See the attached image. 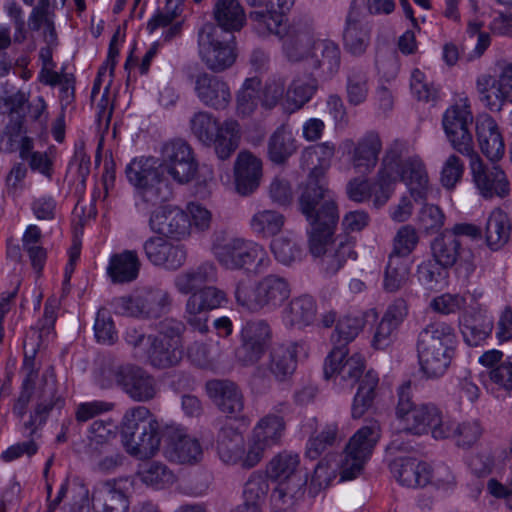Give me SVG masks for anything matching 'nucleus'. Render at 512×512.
<instances>
[{"instance_id":"f257e3e1","label":"nucleus","mask_w":512,"mask_h":512,"mask_svg":"<svg viewBox=\"0 0 512 512\" xmlns=\"http://www.w3.org/2000/svg\"><path fill=\"white\" fill-rule=\"evenodd\" d=\"M403 182L414 201L426 198L429 177L422 159L414 154L405 142L395 141L386 150L378 172L377 181L356 178L348 184L349 197L357 202L371 200L374 205L385 204Z\"/></svg>"},{"instance_id":"f03ea898","label":"nucleus","mask_w":512,"mask_h":512,"mask_svg":"<svg viewBox=\"0 0 512 512\" xmlns=\"http://www.w3.org/2000/svg\"><path fill=\"white\" fill-rule=\"evenodd\" d=\"M334 152L332 143L323 142L302 153V166L309 170V176L300 197V209L307 221L317 224H335L338 221L337 208L325 180Z\"/></svg>"},{"instance_id":"7ed1b4c3","label":"nucleus","mask_w":512,"mask_h":512,"mask_svg":"<svg viewBox=\"0 0 512 512\" xmlns=\"http://www.w3.org/2000/svg\"><path fill=\"white\" fill-rule=\"evenodd\" d=\"M260 80L257 77L247 79L237 97V114L242 117L250 116L257 108L258 101L266 109L277 104L289 113L302 108L312 98L316 87L311 78H295L286 87L280 76L270 78L260 94Z\"/></svg>"},{"instance_id":"20e7f679","label":"nucleus","mask_w":512,"mask_h":512,"mask_svg":"<svg viewBox=\"0 0 512 512\" xmlns=\"http://www.w3.org/2000/svg\"><path fill=\"white\" fill-rule=\"evenodd\" d=\"M457 337L446 322L429 324L419 335L417 344L420 371L428 379L445 374L455 353Z\"/></svg>"},{"instance_id":"39448f33","label":"nucleus","mask_w":512,"mask_h":512,"mask_svg":"<svg viewBox=\"0 0 512 512\" xmlns=\"http://www.w3.org/2000/svg\"><path fill=\"white\" fill-rule=\"evenodd\" d=\"M410 383H404L398 389V403L395 417L399 429L405 433L442 440L447 426L442 410L432 403H414L410 397Z\"/></svg>"},{"instance_id":"423d86ee","label":"nucleus","mask_w":512,"mask_h":512,"mask_svg":"<svg viewBox=\"0 0 512 512\" xmlns=\"http://www.w3.org/2000/svg\"><path fill=\"white\" fill-rule=\"evenodd\" d=\"M161 161L153 157H140L130 161L125 173L134 188L137 213H146L149 202L166 201L171 196V187L163 177Z\"/></svg>"},{"instance_id":"0eeeda50","label":"nucleus","mask_w":512,"mask_h":512,"mask_svg":"<svg viewBox=\"0 0 512 512\" xmlns=\"http://www.w3.org/2000/svg\"><path fill=\"white\" fill-rule=\"evenodd\" d=\"M211 251L218 263L228 270L262 269L269 263L266 250L252 240L228 237L224 230L209 232Z\"/></svg>"},{"instance_id":"6e6552de","label":"nucleus","mask_w":512,"mask_h":512,"mask_svg":"<svg viewBox=\"0 0 512 512\" xmlns=\"http://www.w3.org/2000/svg\"><path fill=\"white\" fill-rule=\"evenodd\" d=\"M284 53L291 62L304 61L311 69L333 74L340 64V51L335 42L320 33L301 35L295 43H286Z\"/></svg>"},{"instance_id":"1a4fd4ad","label":"nucleus","mask_w":512,"mask_h":512,"mask_svg":"<svg viewBox=\"0 0 512 512\" xmlns=\"http://www.w3.org/2000/svg\"><path fill=\"white\" fill-rule=\"evenodd\" d=\"M290 293L286 279L268 275L254 284L239 282L235 289V300L248 311L271 312L280 307L290 297Z\"/></svg>"},{"instance_id":"9d476101","label":"nucleus","mask_w":512,"mask_h":512,"mask_svg":"<svg viewBox=\"0 0 512 512\" xmlns=\"http://www.w3.org/2000/svg\"><path fill=\"white\" fill-rule=\"evenodd\" d=\"M336 226H311L308 234L309 252L320 259V265L327 274H335L352 256L346 236L336 233Z\"/></svg>"},{"instance_id":"9b49d317","label":"nucleus","mask_w":512,"mask_h":512,"mask_svg":"<svg viewBox=\"0 0 512 512\" xmlns=\"http://www.w3.org/2000/svg\"><path fill=\"white\" fill-rule=\"evenodd\" d=\"M478 228V226H455V230L445 229L440 232L431 244L437 263L443 267L456 265V272L460 277H469L475 270L473 254L469 250L460 249L457 234L476 238L479 233Z\"/></svg>"},{"instance_id":"f8f14e48","label":"nucleus","mask_w":512,"mask_h":512,"mask_svg":"<svg viewBox=\"0 0 512 512\" xmlns=\"http://www.w3.org/2000/svg\"><path fill=\"white\" fill-rule=\"evenodd\" d=\"M192 134L202 143L214 144L219 158H228L238 146L240 128L236 121L227 120L218 126L216 119L208 112H197L190 121Z\"/></svg>"},{"instance_id":"ddd939ff","label":"nucleus","mask_w":512,"mask_h":512,"mask_svg":"<svg viewBox=\"0 0 512 512\" xmlns=\"http://www.w3.org/2000/svg\"><path fill=\"white\" fill-rule=\"evenodd\" d=\"M198 54L209 69L223 71L236 60L234 38L215 24L206 23L198 32Z\"/></svg>"},{"instance_id":"4468645a","label":"nucleus","mask_w":512,"mask_h":512,"mask_svg":"<svg viewBox=\"0 0 512 512\" xmlns=\"http://www.w3.org/2000/svg\"><path fill=\"white\" fill-rule=\"evenodd\" d=\"M161 235L150 238L144 245L148 259L155 265L167 269L179 268L186 259V252L180 245H174L171 241H180L188 238L191 226H164L160 229Z\"/></svg>"},{"instance_id":"2eb2a0df","label":"nucleus","mask_w":512,"mask_h":512,"mask_svg":"<svg viewBox=\"0 0 512 512\" xmlns=\"http://www.w3.org/2000/svg\"><path fill=\"white\" fill-rule=\"evenodd\" d=\"M184 331L182 322L165 319L161 322L159 334L153 337L145 359L156 368H169L177 365L183 357L181 335Z\"/></svg>"},{"instance_id":"dca6fc26","label":"nucleus","mask_w":512,"mask_h":512,"mask_svg":"<svg viewBox=\"0 0 512 512\" xmlns=\"http://www.w3.org/2000/svg\"><path fill=\"white\" fill-rule=\"evenodd\" d=\"M228 301L226 292L217 286L199 288L185 302L184 320L192 330L204 335L209 332V312L226 306Z\"/></svg>"},{"instance_id":"f3484780","label":"nucleus","mask_w":512,"mask_h":512,"mask_svg":"<svg viewBox=\"0 0 512 512\" xmlns=\"http://www.w3.org/2000/svg\"><path fill=\"white\" fill-rule=\"evenodd\" d=\"M473 115L466 98H461L447 108L443 115L442 126L451 146L459 153L471 157L475 153L470 125Z\"/></svg>"},{"instance_id":"a211bd4d","label":"nucleus","mask_w":512,"mask_h":512,"mask_svg":"<svg viewBox=\"0 0 512 512\" xmlns=\"http://www.w3.org/2000/svg\"><path fill=\"white\" fill-rule=\"evenodd\" d=\"M365 369L364 356L349 354L344 346L334 347L325 360L324 375L339 391L351 390Z\"/></svg>"},{"instance_id":"6ab92c4d","label":"nucleus","mask_w":512,"mask_h":512,"mask_svg":"<svg viewBox=\"0 0 512 512\" xmlns=\"http://www.w3.org/2000/svg\"><path fill=\"white\" fill-rule=\"evenodd\" d=\"M108 378L103 387H110L116 384L134 401L146 402L153 399L157 393L156 382L142 368L126 364L113 367L105 372Z\"/></svg>"},{"instance_id":"aec40b11","label":"nucleus","mask_w":512,"mask_h":512,"mask_svg":"<svg viewBox=\"0 0 512 512\" xmlns=\"http://www.w3.org/2000/svg\"><path fill=\"white\" fill-rule=\"evenodd\" d=\"M498 68V74L482 73L476 79L479 99L492 111H499L504 104L512 103V62L503 61Z\"/></svg>"},{"instance_id":"412c9836","label":"nucleus","mask_w":512,"mask_h":512,"mask_svg":"<svg viewBox=\"0 0 512 512\" xmlns=\"http://www.w3.org/2000/svg\"><path fill=\"white\" fill-rule=\"evenodd\" d=\"M162 454L170 462L195 464L203 457V449L197 438L188 434L181 425H164Z\"/></svg>"},{"instance_id":"4be33fe9","label":"nucleus","mask_w":512,"mask_h":512,"mask_svg":"<svg viewBox=\"0 0 512 512\" xmlns=\"http://www.w3.org/2000/svg\"><path fill=\"white\" fill-rule=\"evenodd\" d=\"M254 447L248 439L246 445L242 433L231 426L223 427L218 435L217 451L220 459L226 464L240 465L243 468H253L260 459H254L251 453Z\"/></svg>"},{"instance_id":"5701e85b","label":"nucleus","mask_w":512,"mask_h":512,"mask_svg":"<svg viewBox=\"0 0 512 512\" xmlns=\"http://www.w3.org/2000/svg\"><path fill=\"white\" fill-rule=\"evenodd\" d=\"M163 177H170L177 183H187L196 174L197 164L191 148L182 141L167 144L163 150Z\"/></svg>"},{"instance_id":"b1692460","label":"nucleus","mask_w":512,"mask_h":512,"mask_svg":"<svg viewBox=\"0 0 512 512\" xmlns=\"http://www.w3.org/2000/svg\"><path fill=\"white\" fill-rule=\"evenodd\" d=\"M286 432L284 417L278 413L270 412L261 417L254 425L249 439L254 447V459H263L267 450L279 446Z\"/></svg>"},{"instance_id":"393cba45","label":"nucleus","mask_w":512,"mask_h":512,"mask_svg":"<svg viewBox=\"0 0 512 512\" xmlns=\"http://www.w3.org/2000/svg\"><path fill=\"white\" fill-rule=\"evenodd\" d=\"M490 17L488 6L479 0H465L461 8V21L457 24H466V35L468 37L477 36L476 44L473 48V55L481 57L491 44V36L483 31V28Z\"/></svg>"},{"instance_id":"a878e982","label":"nucleus","mask_w":512,"mask_h":512,"mask_svg":"<svg viewBox=\"0 0 512 512\" xmlns=\"http://www.w3.org/2000/svg\"><path fill=\"white\" fill-rule=\"evenodd\" d=\"M272 332L264 320L247 322L241 330L242 345L237 351V359L243 365H253L259 361L271 341Z\"/></svg>"},{"instance_id":"bb28decb","label":"nucleus","mask_w":512,"mask_h":512,"mask_svg":"<svg viewBox=\"0 0 512 512\" xmlns=\"http://www.w3.org/2000/svg\"><path fill=\"white\" fill-rule=\"evenodd\" d=\"M469 158L473 181L481 196L502 198L509 194L510 185L503 170L498 166L485 167L478 153Z\"/></svg>"},{"instance_id":"cd10ccee","label":"nucleus","mask_w":512,"mask_h":512,"mask_svg":"<svg viewBox=\"0 0 512 512\" xmlns=\"http://www.w3.org/2000/svg\"><path fill=\"white\" fill-rule=\"evenodd\" d=\"M245 1L249 6L260 9L252 14V19L261 33L282 36L286 30L284 13L292 7L294 0H277L276 4L273 0Z\"/></svg>"},{"instance_id":"c85d7f7f","label":"nucleus","mask_w":512,"mask_h":512,"mask_svg":"<svg viewBox=\"0 0 512 512\" xmlns=\"http://www.w3.org/2000/svg\"><path fill=\"white\" fill-rule=\"evenodd\" d=\"M132 487L129 478L106 481L98 484L93 491L92 502L95 512H128L127 492Z\"/></svg>"},{"instance_id":"c756f323","label":"nucleus","mask_w":512,"mask_h":512,"mask_svg":"<svg viewBox=\"0 0 512 512\" xmlns=\"http://www.w3.org/2000/svg\"><path fill=\"white\" fill-rule=\"evenodd\" d=\"M475 136L482 154L490 161L500 160L506 151L503 132L496 120L481 114L475 120Z\"/></svg>"},{"instance_id":"7c9ffc66","label":"nucleus","mask_w":512,"mask_h":512,"mask_svg":"<svg viewBox=\"0 0 512 512\" xmlns=\"http://www.w3.org/2000/svg\"><path fill=\"white\" fill-rule=\"evenodd\" d=\"M306 485V476L275 483L270 496L273 510L275 512L294 511L304 500Z\"/></svg>"},{"instance_id":"2f4dec72","label":"nucleus","mask_w":512,"mask_h":512,"mask_svg":"<svg viewBox=\"0 0 512 512\" xmlns=\"http://www.w3.org/2000/svg\"><path fill=\"white\" fill-rule=\"evenodd\" d=\"M390 470L396 481L408 488L423 487L432 479L430 466L415 458L395 459Z\"/></svg>"},{"instance_id":"473e14b6","label":"nucleus","mask_w":512,"mask_h":512,"mask_svg":"<svg viewBox=\"0 0 512 512\" xmlns=\"http://www.w3.org/2000/svg\"><path fill=\"white\" fill-rule=\"evenodd\" d=\"M209 398L225 414L236 416L244 407L243 395L237 385L227 380H211L206 384Z\"/></svg>"},{"instance_id":"72a5a7b5","label":"nucleus","mask_w":512,"mask_h":512,"mask_svg":"<svg viewBox=\"0 0 512 512\" xmlns=\"http://www.w3.org/2000/svg\"><path fill=\"white\" fill-rule=\"evenodd\" d=\"M266 476L274 483L306 476L297 452L282 450L273 455L265 467Z\"/></svg>"},{"instance_id":"f704fd0d","label":"nucleus","mask_w":512,"mask_h":512,"mask_svg":"<svg viewBox=\"0 0 512 512\" xmlns=\"http://www.w3.org/2000/svg\"><path fill=\"white\" fill-rule=\"evenodd\" d=\"M163 429L160 423L153 425L139 432L133 438L124 440L123 446L126 452L137 459H150L155 457L161 450V440H163Z\"/></svg>"},{"instance_id":"c9c22d12","label":"nucleus","mask_w":512,"mask_h":512,"mask_svg":"<svg viewBox=\"0 0 512 512\" xmlns=\"http://www.w3.org/2000/svg\"><path fill=\"white\" fill-rule=\"evenodd\" d=\"M194 90L198 99L207 106L224 107L230 99L227 85L218 77L208 73H200L196 76Z\"/></svg>"},{"instance_id":"e433bc0d","label":"nucleus","mask_w":512,"mask_h":512,"mask_svg":"<svg viewBox=\"0 0 512 512\" xmlns=\"http://www.w3.org/2000/svg\"><path fill=\"white\" fill-rule=\"evenodd\" d=\"M262 176V163L249 152H241L235 164V185L241 194L252 192Z\"/></svg>"},{"instance_id":"4c0bfd02","label":"nucleus","mask_w":512,"mask_h":512,"mask_svg":"<svg viewBox=\"0 0 512 512\" xmlns=\"http://www.w3.org/2000/svg\"><path fill=\"white\" fill-rule=\"evenodd\" d=\"M465 341L471 346H477L492 332L493 316L484 307H479L471 316L463 314L459 318Z\"/></svg>"},{"instance_id":"58836bf2","label":"nucleus","mask_w":512,"mask_h":512,"mask_svg":"<svg viewBox=\"0 0 512 512\" xmlns=\"http://www.w3.org/2000/svg\"><path fill=\"white\" fill-rule=\"evenodd\" d=\"M299 344L288 342L275 345L269 355L268 369L279 381L288 379L296 370Z\"/></svg>"},{"instance_id":"ea45409f","label":"nucleus","mask_w":512,"mask_h":512,"mask_svg":"<svg viewBox=\"0 0 512 512\" xmlns=\"http://www.w3.org/2000/svg\"><path fill=\"white\" fill-rule=\"evenodd\" d=\"M444 434L442 440L453 439L457 446L469 448L473 446L482 436L483 427L476 419H467L462 422L448 416L445 420Z\"/></svg>"},{"instance_id":"a19ab883","label":"nucleus","mask_w":512,"mask_h":512,"mask_svg":"<svg viewBox=\"0 0 512 512\" xmlns=\"http://www.w3.org/2000/svg\"><path fill=\"white\" fill-rule=\"evenodd\" d=\"M380 436V424L370 420L350 437L344 450L369 461Z\"/></svg>"},{"instance_id":"79ce46f5","label":"nucleus","mask_w":512,"mask_h":512,"mask_svg":"<svg viewBox=\"0 0 512 512\" xmlns=\"http://www.w3.org/2000/svg\"><path fill=\"white\" fill-rule=\"evenodd\" d=\"M139 270L138 255L131 250L113 254L106 268L107 275L113 283L132 282L138 277Z\"/></svg>"},{"instance_id":"37998d69","label":"nucleus","mask_w":512,"mask_h":512,"mask_svg":"<svg viewBox=\"0 0 512 512\" xmlns=\"http://www.w3.org/2000/svg\"><path fill=\"white\" fill-rule=\"evenodd\" d=\"M217 278V268L211 262H205L196 268L178 273L173 280L176 290L183 295H190L202 284L213 282Z\"/></svg>"},{"instance_id":"c03bdc74","label":"nucleus","mask_w":512,"mask_h":512,"mask_svg":"<svg viewBox=\"0 0 512 512\" xmlns=\"http://www.w3.org/2000/svg\"><path fill=\"white\" fill-rule=\"evenodd\" d=\"M343 438L344 435L336 421L326 422L321 426L317 434L308 439L305 455L307 458L315 460L327 449L339 444Z\"/></svg>"},{"instance_id":"a18cd8bd","label":"nucleus","mask_w":512,"mask_h":512,"mask_svg":"<svg viewBox=\"0 0 512 512\" xmlns=\"http://www.w3.org/2000/svg\"><path fill=\"white\" fill-rule=\"evenodd\" d=\"M213 15L217 26L226 33L240 30L246 22L245 11L239 0H217Z\"/></svg>"},{"instance_id":"49530a36","label":"nucleus","mask_w":512,"mask_h":512,"mask_svg":"<svg viewBox=\"0 0 512 512\" xmlns=\"http://www.w3.org/2000/svg\"><path fill=\"white\" fill-rule=\"evenodd\" d=\"M316 303L310 296L293 299L283 312V321L290 327L304 328L311 325L316 317Z\"/></svg>"},{"instance_id":"de8ad7c7","label":"nucleus","mask_w":512,"mask_h":512,"mask_svg":"<svg viewBox=\"0 0 512 512\" xmlns=\"http://www.w3.org/2000/svg\"><path fill=\"white\" fill-rule=\"evenodd\" d=\"M263 234L273 238L270 244L271 250L282 264L289 265L301 259V249L280 230V226H264Z\"/></svg>"},{"instance_id":"09e8293b","label":"nucleus","mask_w":512,"mask_h":512,"mask_svg":"<svg viewBox=\"0 0 512 512\" xmlns=\"http://www.w3.org/2000/svg\"><path fill=\"white\" fill-rule=\"evenodd\" d=\"M157 423H159L157 418L144 406L128 409L124 413L120 424L122 443H124V440L133 438L139 432L152 428Z\"/></svg>"},{"instance_id":"8fccbe9b","label":"nucleus","mask_w":512,"mask_h":512,"mask_svg":"<svg viewBox=\"0 0 512 512\" xmlns=\"http://www.w3.org/2000/svg\"><path fill=\"white\" fill-rule=\"evenodd\" d=\"M379 377L373 370H368L361 379L352 403V417L361 418L372 406L376 396Z\"/></svg>"},{"instance_id":"3c124183","label":"nucleus","mask_w":512,"mask_h":512,"mask_svg":"<svg viewBox=\"0 0 512 512\" xmlns=\"http://www.w3.org/2000/svg\"><path fill=\"white\" fill-rule=\"evenodd\" d=\"M411 264L410 258L389 255L384 273V290L396 292L406 285L410 277Z\"/></svg>"},{"instance_id":"603ef678","label":"nucleus","mask_w":512,"mask_h":512,"mask_svg":"<svg viewBox=\"0 0 512 512\" xmlns=\"http://www.w3.org/2000/svg\"><path fill=\"white\" fill-rule=\"evenodd\" d=\"M138 476L143 484L154 490L167 489L177 479L172 470L159 462H152L142 466L138 471Z\"/></svg>"},{"instance_id":"864d4df0","label":"nucleus","mask_w":512,"mask_h":512,"mask_svg":"<svg viewBox=\"0 0 512 512\" xmlns=\"http://www.w3.org/2000/svg\"><path fill=\"white\" fill-rule=\"evenodd\" d=\"M296 149V139L292 130L287 127H280L269 140L268 155L272 162L283 163Z\"/></svg>"},{"instance_id":"5fc2aeb1","label":"nucleus","mask_w":512,"mask_h":512,"mask_svg":"<svg viewBox=\"0 0 512 512\" xmlns=\"http://www.w3.org/2000/svg\"><path fill=\"white\" fill-rule=\"evenodd\" d=\"M381 149L380 138L375 134L364 137L357 145L353 156V165L359 171L372 169L378 158Z\"/></svg>"},{"instance_id":"6e6d98bb","label":"nucleus","mask_w":512,"mask_h":512,"mask_svg":"<svg viewBox=\"0 0 512 512\" xmlns=\"http://www.w3.org/2000/svg\"><path fill=\"white\" fill-rule=\"evenodd\" d=\"M364 317L360 314H347L340 317L331 335V340L337 347H346L364 328Z\"/></svg>"},{"instance_id":"4d7b16f0","label":"nucleus","mask_w":512,"mask_h":512,"mask_svg":"<svg viewBox=\"0 0 512 512\" xmlns=\"http://www.w3.org/2000/svg\"><path fill=\"white\" fill-rule=\"evenodd\" d=\"M66 495L71 499L69 512H88V489L87 487L77 480L67 481L61 485L57 498L54 504H50L49 510L55 508V504L60 502Z\"/></svg>"},{"instance_id":"13d9d810","label":"nucleus","mask_w":512,"mask_h":512,"mask_svg":"<svg viewBox=\"0 0 512 512\" xmlns=\"http://www.w3.org/2000/svg\"><path fill=\"white\" fill-rule=\"evenodd\" d=\"M337 462L332 456L324 457L315 467L308 493L311 497H315L321 490L327 488L337 476L339 470Z\"/></svg>"},{"instance_id":"bf43d9fd","label":"nucleus","mask_w":512,"mask_h":512,"mask_svg":"<svg viewBox=\"0 0 512 512\" xmlns=\"http://www.w3.org/2000/svg\"><path fill=\"white\" fill-rule=\"evenodd\" d=\"M187 356L197 366L212 368L221 357V349L213 340L194 341L187 348Z\"/></svg>"},{"instance_id":"052dcab7","label":"nucleus","mask_w":512,"mask_h":512,"mask_svg":"<svg viewBox=\"0 0 512 512\" xmlns=\"http://www.w3.org/2000/svg\"><path fill=\"white\" fill-rule=\"evenodd\" d=\"M118 424L111 418L95 420L88 428V445L92 449H98L110 443L116 438Z\"/></svg>"},{"instance_id":"680f3d73","label":"nucleus","mask_w":512,"mask_h":512,"mask_svg":"<svg viewBox=\"0 0 512 512\" xmlns=\"http://www.w3.org/2000/svg\"><path fill=\"white\" fill-rule=\"evenodd\" d=\"M171 304L167 291L158 288L143 289V315L144 318L160 317Z\"/></svg>"},{"instance_id":"e2e57ef3","label":"nucleus","mask_w":512,"mask_h":512,"mask_svg":"<svg viewBox=\"0 0 512 512\" xmlns=\"http://www.w3.org/2000/svg\"><path fill=\"white\" fill-rule=\"evenodd\" d=\"M163 201L148 203L146 213H138L143 216V220H147L150 224H180V216L182 209L170 204H162Z\"/></svg>"},{"instance_id":"0e129e2a","label":"nucleus","mask_w":512,"mask_h":512,"mask_svg":"<svg viewBox=\"0 0 512 512\" xmlns=\"http://www.w3.org/2000/svg\"><path fill=\"white\" fill-rule=\"evenodd\" d=\"M485 384L492 392L512 391V362L504 360L487 372Z\"/></svg>"},{"instance_id":"69168bd1","label":"nucleus","mask_w":512,"mask_h":512,"mask_svg":"<svg viewBox=\"0 0 512 512\" xmlns=\"http://www.w3.org/2000/svg\"><path fill=\"white\" fill-rule=\"evenodd\" d=\"M369 30L358 23H348L344 32V46L353 55L365 52L369 44Z\"/></svg>"},{"instance_id":"338daca9","label":"nucleus","mask_w":512,"mask_h":512,"mask_svg":"<svg viewBox=\"0 0 512 512\" xmlns=\"http://www.w3.org/2000/svg\"><path fill=\"white\" fill-rule=\"evenodd\" d=\"M268 490L269 485L266 479L258 474L251 475L244 487V503L242 505L257 506L262 510V503L266 498Z\"/></svg>"},{"instance_id":"774afa93","label":"nucleus","mask_w":512,"mask_h":512,"mask_svg":"<svg viewBox=\"0 0 512 512\" xmlns=\"http://www.w3.org/2000/svg\"><path fill=\"white\" fill-rule=\"evenodd\" d=\"M418 280L427 290L442 289L447 285V273L436 264L427 262L418 267Z\"/></svg>"}]
</instances>
